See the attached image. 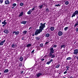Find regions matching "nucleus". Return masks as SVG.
<instances>
[{
  "instance_id": "nucleus-22",
  "label": "nucleus",
  "mask_w": 78,
  "mask_h": 78,
  "mask_svg": "<svg viewBox=\"0 0 78 78\" xmlns=\"http://www.w3.org/2000/svg\"><path fill=\"white\" fill-rule=\"evenodd\" d=\"M9 72V70L8 69H6L4 71V73H7V72Z\"/></svg>"
},
{
  "instance_id": "nucleus-37",
  "label": "nucleus",
  "mask_w": 78,
  "mask_h": 78,
  "mask_svg": "<svg viewBox=\"0 0 78 78\" xmlns=\"http://www.w3.org/2000/svg\"><path fill=\"white\" fill-rule=\"evenodd\" d=\"M22 40H26V39H25V37H23L21 38Z\"/></svg>"
},
{
  "instance_id": "nucleus-5",
  "label": "nucleus",
  "mask_w": 78,
  "mask_h": 78,
  "mask_svg": "<svg viewBox=\"0 0 78 78\" xmlns=\"http://www.w3.org/2000/svg\"><path fill=\"white\" fill-rule=\"evenodd\" d=\"M12 34L13 35H18V34H19V31H17V32L14 31L12 32Z\"/></svg>"
},
{
  "instance_id": "nucleus-53",
  "label": "nucleus",
  "mask_w": 78,
  "mask_h": 78,
  "mask_svg": "<svg viewBox=\"0 0 78 78\" xmlns=\"http://www.w3.org/2000/svg\"><path fill=\"white\" fill-rule=\"evenodd\" d=\"M32 36H34V34H33Z\"/></svg>"
},
{
  "instance_id": "nucleus-36",
  "label": "nucleus",
  "mask_w": 78,
  "mask_h": 78,
  "mask_svg": "<svg viewBox=\"0 0 78 78\" xmlns=\"http://www.w3.org/2000/svg\"><path fill=\"white\" fill-rule=\"evenodd\" d=\"M3 2V0H0V3L2 4Z\"/></svg>"
},
{
  "instance_id": "nucleus-43",
  "label": "nucleus",
  "mask_w": 78,
  "mask_h": 78,
  "mask_svg": "<svg viewBox=\"0 0 78 78\" xmlns=\"http://www.w3.org/2000/svg\"><path fill=\"white\" fill-rule=\"evenodd\" d=\"M45 5V3H43V4L41 5H42V6L43 7V6H44V5Z\"/></svg>"
},
{
  "instance_id": "nucleus-31",
  "label": "nucleus",
  "mask_w": 78,
  "mask_h": 78,
  "mask_svg": "<svg viewBox=\"0 0 78 78\" xmlns=\"http://www.w3.org/2000/svg\"><path fill=\"white\" fill-rule=\"evenodd\" d=\"M55 6H57V7L60 6H61V5H59V4H56Z\"/></svg>"
},
{
  "instance_id": "nucleus-32",
  "label": "nucleus",
  "mask_w": 78,
  "mask_h": 78,
  "mask_svg": "<svg viewBox=\"0 0 78 78\" xmlns=\"http://www.w3.org/2000/svg\"><path fill=\"white\" fill-rule=\"evenodd\" d=\"M59 66H60V65H58L55 66V68H59Z\"/></svg>"
},
{
  "instance_id": "nucleus-56",
  "label": "nucleus",
  "mask_w": 78,
  "mask_h": 78,
  "mask_svg": "<svg viewBox=\"0 0 78 78\" xmlns=\"http://www.w3.org/2000/svg\"><path fill=\"white\" fill-rule=\"evenodd\" d=\"M35 66H37V65L36 64H35L34 65Z\"/></svg>"
},
{
  "instance_id": "nucleus-44",
  "label": "nucleus",
  "mask_w": 78,
  "mask_h": 78,
  "mask_svg": "<svg viewBox=\"0 0 78 78\" xmlns=\"http://www.w3.org/2000/svg\"><path fill=\"white\" fill-rule=\"evenodd\" d=\"M55 48H56V47H57V45H55L53 46Z\"/></svg>"
},
{
  "instance_id": "nucleus-61",
  "label": "nucleus",
  "mask_w": 78,
  "mask_h": 78,
  "mask_svg": "<svg viewBox=\"0 0 78 78\" xmlns=\"http://www.w3.org/2000/svg\"><path fill=\"white\" fill-rule=\"evenodd\" d=\"M44 6H45V5H44Z\"/></svg>"
},
{
  "instance_id": "nucleus-28",
  "label": "nucleus",
  "mask_w": 78,
  "mask_h": 78,
  "mask_svg": "<svg viewBox=\"0 0 78 78\" xmlns=\"http://www.w3.org/2000/svg\"><path fill=\"white\" fill-rule=\"evenodd\" d=\"M66 59H67V60L72 59V58H71V57H69L67 58H66Z\"/></svg>"
},
{
  "instance_id": "nucleus-12",
  "label": "nucleus",
  "mask_w": 78,
  "mask_h": 78,
  "mask_svg": "<svg viewBox=\"0 0 78 78\" xmlns=\"http://www.w3.org/2000/svg\"><path fill=\"white\" fill-rule=\"evenodd\" d=\"M32 12V11L31 9H30L27 12V14H28L29 15H30V14H31V13Z\"/></svg>"
},
{
  "instance_id": "nucleus-48",
  "label": "nucleus",
  "mask_w": 78,
  "mask_h": 78,
  "mask_svg": "<svg viewBox=\"0 0 78 78\" xmlns=\"http://www.w3.org/2000/svg\"><path fill=\"white\" fill-rule=\"evenodd\" d=\"M21 73L23 74V71H21Z\"/></svg>"
},
{
  "instance_id": "nucleus-24",
  "label": "nucleus",
  "mask_w": 78,
  "mask_h": 78,
  "mask_svg": "<svg viewBox=\"0 0 78 78\" xmlns=\"http://www.w3.org/2000/svg\"><path fill=\"white\" fill-rule=\"evenodd\" d=\"M38 8H39V9H42V8H43V6L42 5H39L38 6Z\"/></svg>"
},
{
  "instance_id": "nucleus-45",
  "label": "nucleus",
  "mask_w": 78,
  "mask_h": 78,
  "mask_svg": "<svg viewBox=\"0 0 78 78\" xmlns=\"http://www.w3.org/2000/svg\"><path fill=\"white\" fill-rule=\"evenodd\" d=\"M67 73V72L66 71L65 72H64L63 73L64 74H66V73Z\"/></svg>"
},
{
  "instance_id": "nucleus-40",
  "label": "nucleus",
  "mask_w": 78,
  "mask_h": 78,
  "mask_svg": "<svg viewBox=\"0 0 78 78\" xmlns=\"http://www.w3.org/2000/svg\"><path fill=\"white\" fill-rule=\"evenodd\" d=\"M35 10V7H34L31 10V11H34Z\"/></svg>"
},
{
  "instance_id": "nucleus-57",
  "label": "nucleus",
  "mask_w": 78,
  "mask_h": 78,
  "mask_svg": "<svg viewBox=\"0 0 78 78\" xmlns=\"http://www.w3.org/2000/svg\"><path fill=\"white\" fill-rule=\"evenodd\" d=\"M76 59H78V57H76Z\"/></svg>"
},
{
  "instance_id": "nucleus-41",
  "label": "nucleus",
  "mask_w": 78,
  "mask_h": 78,
  "mask_svg": "<svg viewBox=\"0 0 78 78\" xmlns=\"http://www.w3.org/2000/svg\"><path fill=\"white\" fill-rule=\"evenodd\" d=\"M21 65H22L21 64V63H19V65L18 66L19 67H22V66Z\"/></svg>"
},
{
  "instance_id": "nucleus-64",
  "label": "nucleus",
  "mask_w": 78,
  "mask_h": 78,
  "mask_svg": "<svg viewBox=\"0 0 78 78\" xmlns=\"http://www.w3.org/2000/svg\"><path fill=\"white\" fill-rule=\"evenodd\" d=\"M0 39H1V37H0Z\"/></svg>"
},
{
  "instance_id": "nucleus-26",
  "label": "nucleus",
  "mask_w": 78,
  "mask_h": 78,
  "mask_svg": "<svg viewBox=\"0 0 78 78\" xmlns=\"http://www.w3.org/2000/svg\"><path fill=\"white\" fill-rule=\"evenodd\" d=\"M23 57H20V61H23Z\"/></svg>"
},
{
  "instance_id": "nucleus-6",
  "label": "nucleus",
  "mask_w": 78,
  "mask_h": 78,
  "mask_svg": "<svg viewBox=\"0 0 78 78\" xmlns=\"http://www.w3.org/2000/svg\"><path fill=\"white\" fill-rule=\"evenodd\" d=\"M74 51L73 52L74 54H75V55H77L78 53V49H76L74 50Z\"/></svg>"
},
{
  "instance_id": "nucleus-60",
  "label": "nucleus",
  "mask_w": 78,
  "mask_h": 78,
  "mask_svg": "<svg viewBox=\"0 0 78 78\" xmlns=\"http://www.w3.org/2000/svg\"><path fill=\"white\" fill-rule=\"evenodd\" d=\"M62 78H66V77H63Z\"/></svg>"
},
{
  "instance_id": "nucleus-49",
  "label": "nucleus",
  "mask_w": 78,
  "mask_h": 78,
  "mask_svg": "<svg viewBox=\"0 0 78 78\" xmlns=\"http://www.w3.org/2000/svg\"><path fill=\"white\" fill-rule=\"evenodd\" d=\"M31 27H30L29 29V30H30V29H31Z\"/></svg>"
},
{
  "instance_id": "nucleus-51",
  "label": "nucleus",
  "mask_w": 78,
  "mask_h": 78,
  "mask_svg": "<svg viewBox=\"0 0 78 78\" xmlns=\"http://www.w3.org/2000/svg\"><path fill=\"white\" fill-rule=\"evenodd\" d=\"M70 78H73V76H71V77H70Z\"/></svg>"
},
{
  "instance_id": "nucleus-58",
  "label": "nucleus",
  "mask_w": 78,
  "mask_h": 78,
  "mask_svg": "<svg viewBox=\"0 0 78 78\" xmlns=\"http://www.w3.org/2000/svg\"><path fill=\"white\" fill-rule=\"evenodd\" d=\"M2 75V73H0V75Z\"/></svg>"
},
{
  "instance_id": "nucleus-52",
  "label": "nucleus",
  "mask_w": 78,
  "mask_h": 78,
  "mask_svg": "<svg viewBox=\"0 0 78 78\" xmlns=\"http://www.w3.org/2000/svg\"><path fill=\"white\" fill-rule=\"evenodd\" d=\"M5 24H4V25H2V27H5Z\"/></svg>"
},
{
  "instance_id": "nucleus-13",
  "label": "nucleus",
  "mask_w": 78,
  "mask_h": 78,
  "mask_svg": "<svg viewBox=\"0 0 78 78\" xmlns=\"http://www.w3.org/2000/svg\"><path fill=\"white\" fill-rule=\"evenodd\" d=\"M6 20H5L3 22H2V24H3L5 25H6L7 24V23L5 22Z\"/></svg>"
},
{
  "instance_id": "nucleus-42",
  "label": "nucleus",
  "mask_w": 78,
  "mask_h": 78,
  "mask_svg": "<svg viewBox=\"0 0 78 78\" xmlns=\"http://www.w3.org/2000/svg\"><path fill=\"white\" fill-rule=\"evenodd\" d=\"M44 60H45L44 58H41V62H42V61H44Z\"/></svg>"
},
{
  "instance_id": "nucleus-23",
  "label": "nucleus",
  "mask_w": 78,
  "mask_h": 78,
  "mask_svg": "<svg viewBox=\"0 0 78 78\" xmlns=\"http://www.w3.org/2000/svg\"><path fill=\"white\" fill-rule=\"evenodd\" d=\"M36 40L37 41H39L40 40V37H37L36 38Z\"/></svg>"
},
{
  "instance_id": "nucleus-30",
  "label": "nucleus",
  "mask_w": 78,
  "mask_h": 78,
  "mask_svg": "<svg viewBox=\"0 0 78 78\" xmlns=\"http://www.w3.org/2000/svg\"><path fill=\"white\" fill-rule=\"evenodd\" d=\"M44 46V44H40V47H43V46Z\"/></svg>"
},
{
  "instance_id": "nucleus-17",
  "label": "nucleus",
  "mask_w": 78,
  "mask_h": 78,
  "mask_svg": "<svg viewBox=\"0 0 78 78\" xmlns=\"http://www.w3.org/2000/svg\"><path fill=\"white\" fill-rule=\"evenodd\" d=\"M26 23H27V21H23L21 23L25 25V24H26Z\"/></svg>"
},
{
  "instance_id": "nucleus-2",
  "label": "nucleus",
  "mask_w": 78,
  "mask_h": 78,
  "mask_svg": "<svg viewBox=\"0 0 78 78\" xmlns=\"http://www.w3.org/2000/svg\"><path fill=\"white\" fill-rule=\"evenodd\" d=\"M76 15H78V11L76 10L73 13V14L71 15V17L73 18V17H75Z\"/></svg>"
},
{
  "instance_id": "nucleus-8",
  "label": "nucleus",
  "mask_w": 78,
  "mask_h": 78,
  "mask_svg": "<svg viewBox=\"0 0 78 78\" xmlns=\"http://www.w3.org/2000/svg\"><path fill=\"white\" fill-rule=\"evenodd\" d=\"M23 15V12H21L20 14H19L18 16L20 17H22Z\"/></svg>"
},
{
  "instance_id": "nucleus-14",
  "label": "nucleus",
  "mask_w": 78,
  "mask_h": 78,
  "mask_svg": "<svg viewBox=\"0 0 78 78\" xmlns=\"http://www.w3.org/2000/svg\"><path fill=\"white\" fill-rule=\"evenodd\" d=\"M76 22V23H75V24L74 26V28H76V27H77V26H78V22L77 21Z\"/></svg>"
},
{
  "instance_id": "nucleus-63",
  "label": "nucleus",
  "mask_w": 78,
  "mask_h": 78,
  "mask_svg": "<svg viewBox=\"0 0 78 78\" xmlns=\"http://www.w3.org/2000/svg\"><path fill=\"white\" fill-rule=\"evenodd\" d=\"M44 6H45V5H44Z\"/></svg>"
},
{
  "instance_id": "nucleus-18",
  "label": "nucleus",
  "mask_w": 78,
  "mask_h": 78,
  "mask_svg": "<svg viewBox=\"0 0 78 78\" xmlns=\"http://www.w3.org/2000/svg\"><path fill=\"white\" fill-rule=\"evenodd\" d=\"M17 47V46H16V44H12V47L13 48H15V47Z\"/></svg>"
},
{
  "instance_id": "nucleus-33",
  "label": "nucleus",
  "mask_w": 78,
  "mask_h": 78,
  "mask_svg": "<svg viewBox=\"0 0 78 78\" xmlns=\"http://www.w3.org/2000/svg\"><path fill=\"white\" fill-rule=\"evenodd\" d=\"M17 5V4L16 3H13L12 5V6L14 7L16 6Z\"/></svg>"
},
{
  "instance_id": "nucleus-15",
  "label": "nucleus",
  "mask_w": 78,
  "mask_h": 78,
  "mask_svg": "<svg viewBox=\"0 0 78 78\" xmlns=\"http://www.w3.org/2000/svg\"><path fill=\"white\" fill-rule=\"evenodd\" d=\"M32 45V44H29L27 45L26 47H27V48H29V47H30Z\"/></svg>"
},
{
  "instance_id": "nucleus-4",
  "label": "nucleus",
  "mask_w": 78,
  "mask_h": 78,
  "mask_svg": "<svg viewBox=\"0 0 78 78\" xmlns=\"http://www.w3.org/2000/svg\"><path fill=\"white\" fill-rule=\"evenodd\" d=\"M49 56L51 58H54L55 57V54L54 53L49 54Z\"/></svg>"
},
{
  "instance_id": "nucleus-25",
  "label": "nucleus",
  "mask_w": 78,
  "mask_h": 78,
  "mask_svg": "<svg viewBox=\"0 0 78 78\" xmlns=\"http://www.w3.org/2000/svg\"><path fill=\"white\" fill-rule=\"evenodd\" d=\"M27 31L25 30L23 32V33L25 35L27 34Z\"/></svg>"
},
{
  "instance_id": "nucleus-16",
  "label": "nucleus",
  "mask_w": 78,
  "mask_h": 78,
  "mask_svg": "<svg viewBox=\"0 0 78 78\" xmlns=\"http://www.w3.org/2000/svg\"><path fill=\"white\" fill-rule=\"evenodd\" d=\"M9 3V1H8V0H6L5 1V4H6V5H8Z\"/></svg>"
},
{
  "instance_id": "nucleus-62",
  "label": "nucleus",
  "mask_w": 78,
  "mask_h": 78,
  "mask_svg": "<svg viewBox=\"0 0 78 78\" xmlns=\"http://www.w3.org/2000/svg\"><path fill=\"white\" fill-rule=\"evenodd\" d=\"M44 6H45V5H44Z\"/></svg>"
},
{
  "instance_id": "nucleus-38",
  "label": "nucleus",
  "mask_w": 78,
  "mask_h": 78,
  "mask_svg": "<svg viewBox=\"0 0 78 78\" xmlns=\"http://www.w3.org/2000/svg\"><path fill=\"white\" fill-rule=\"evenodd\" d=\"M34 49L32 51H31V53L32 54H34Z\"/></svg>"
},
{
  "instance_id": "nucleus-21",
  "label": "nucleus",
  "mask_w": 78,
  "mask_h": 78,
  "mask_svg": "<svg viewBox=\"0 0 78 78\" xmlns=\"http://www.w3.org/2000/svg\"><path fill=\"white\" fill-rule=\"evenodd\" d=\"M50 36V34H47L45 35V37H48Z\"/></svg>"
},
{
  "instance_id": "nucleus-3",
  "label": "nucleus",
  "mask_w": 78,
  "mask_h": 78,
  "mask_svg": "<svg viewBox=\"0 0 78 78\" xmlns=\"http://www.w3.org/2000/svg\"><path fill=\"white\" fill-rule=\"evenodd\" d=\"M49 54L54 53H55V50L53 47L49 49Z\"/></svg>"
},
{
  "instance_id": "nucleus-27",
  "label": "nucleus",
  "mask_w": 78,
  "mask_h": 78,
  "mask_svg": "<svg viewBox=\"0 0 78 78\" xmlns=\"http://www.w3.org/2000/svg\"><path fill=\"white\" fill-rule=\"evenodd\" d=\"M68 27H66L65 28H64V30L66 31H67V30H68Z\"/></svg>"
},
{
  "instance_id": "nucleus-9",
  "label": "nucleus",
  "mask_w": 78,
  "mask_h": 78,
  "mask_svg": "<svg viewBox=\"0 0 78 78\" xmlns=\"http://www.w3.org/2000/svg\"><path fill=\"white\" fill-rule=\"evenodd\" d=\"M6 41V40H4L3 41H1V43H0V45H3V44H4V42H5Z\"/></svg>"
},
{
  "instance_id": "nucleus-10",
  "label": "nucleus",
  "mask_w": 78,
  "mask_h": 78,
  "mask_svg": "<svg viewBox=\"0 0 78 78\" xmlns=\"http://www.w3.org/2000/svg\"><path fill=\"white\" fill-rule=\"evenodd\" d=\"M62 35V31H59L58 32V35L59 36H61Z\"/></svg>"
},
{
  "instance_id": "nucleus-29",
  "label": "nucleus",
  "mask_w": 78,
  "mask_h": 78,
  "mask_svg": "<svg viewBox=\"0 0 78 78\" xmlns=\"http://www.w3.org/2000/svg\"><path fill=\"white\" fill-rule=\"evenodd\" d=\"M23 5H24V4L23 3H20V5L21 6H23Z\"/></svg>"
},
{
  "instance_id": "nucleus-7",
  "label": "nucleus",
  "mask_w": 78,
  "mask_h": 78,
  "mask_svg": "<svg viewBox=\"0 0 78 78\" xmlns=\"http://www.w3.org/2000/svg\"><path fill=\"white\" fill-rule=\"evenodd\" d=\"M53 59H51L50 60V61L46 63V64H48V65H49V64H50V63H51V62H53Z\"/></svg>"
},
{
  "instance_id": "nucleus-47",
  "label": "nucleus",
  "mask_w": 78,
  "mask_h": 78,
  "mask_svg": "<svg viewBox=\"0 0 78 78\" xmlns=\"http://www.w3.org/2000/svg\"><path fill=\"white\" fill-rule=\"evenodd\" d=\"M76 32H78V28H76Z\"/></svg>"
},
{
  "instance_id": "nucleus-46",
  "label": "nucleus",
  "mask_w": 78,
  "mask_h": 78,
  "mask_svg": "<svg viewBox=\"0 0 78 78\" xmlns=\"http://www.w3.org/2000/svg\"><path fill=\"white\" fill-rule=\"evenodd\" d=\"M66 69H69L70 67L69 66H67L66 67Z\"/></svg>"
},
{
  "instance_id": "nucleus-1",
  "label": "nucleus",
  "mask_w": 78,
  "mask_h": 78,
  "mask_svg": "<svg viewBox=\"0 0 78 78\" xmlns=\"http://www.w3.org/2000/svg\"><path fill=\"white\" fill-rule=\"evenodd\" d=\"M45 24H46L45 23H40V26L39 27V29H37L35 33V36L40 34L42 31V30H44V28H45Z\"/></svg>"
},
{
  "instance_id": "nucleus-11",
  "label": "nucleus",
  "mask_w": 78,
  "mask_h": 78,
  "mask_svg": "<svg viewBox=\"0 0 78 78\" xmlns=\"http://www.w3.org/2000/svg\"><path fill=\"white\" fill-rule=\"evenodd\" d=\"M4 32L5 33V34H8V33H9V31L8 30L6 29L4 31Z\"/></svg>"
},
{
  "instance_id": "nucleus-39",
  "label": "nucleus",
  "mask_w": 78,
  "mask_h": 78,
  "mask_svg": "<svg viewBox=\"0 0 78 78\" xmlns=\"http://www.w3.org/2000/svg\"><path fill=\"white\" fill-rule=\"evenodd\" d=\"M49 42H47L45 43V45H48V43Z\"/></svg>"
},
{
  "instance_id": "nucleus-59",
  "label": "nucleus",
  "mask_w": 78,
  "mask_h": 78,
  "mask_svg": "<svg viewBox=\"0 0 78 78\" xmlns=\"http://www.w3.org/2000/svg\"><path fill=\"white\" fill-rule=\"evenodd\" d=\"M12 8H14V7H12Z\"/></svg>"
},
{
  "instance_id": "nucleus-35",
  "label": "nucleus",
  "mask_w": 78,
  "mask_h": 78,
  "mask_svg": "<svg viewBox=\"0 0 78 78\" xmlns=\"http://www.w3.org/2000/svg\"><path fill=\"white\" fill-rule=\"evenodd\" d=\"M65 4L67 5L69 4V2L68 1H66L65 2Z\"/></svg>"
},
{
  "instance_id": "nucleus-20",
  "label": "nucleus",
  "mask_w": 78,
  "mask_h": 78,
  "mask_svg": "<svg viewBox=\"0 0 78 78\" xmlns=\"http://www.w3.org/2000/svg\"><path fill=\"white\" fill-rule=\"evenodd\" d=\"M50 29L51 30V31H53L55 30V28L54 27H51L50 28Z\"/></svg>"
},
{
  "instance_id": "nucleus-50",
  "label": "nucleus",
  "mask_w": 78,
  "mask_h": 78,
  "mask_svg": "<svg viewBox=\"0 0 78 78\" xmlns=\"http://www.w3.org/2000/svg\"><path fill=\"white\" fill-rule=\"evenodd\" d=\"M67 69H66V71H67V70H69V68Z\"/></svg>"
},
{
  "instance_id": "nucleus-54",
  "label": "nucleus",
  "mask_w": 78,
  "mask_h": 78,
  "mask_svg": "<svg viewBox=\"0 0 78 78\" xmlns=\"http://www.w3.org/2000/svg\"><path fill=\"white\" fill-rule=\"evenodd\" d=\"M21 67L22 66V65H23V64L22 63H21Z\"/></svg>"
},
{
  "instance_id": "nucleus-34",
  "label": "nucleus",
  "mask_w": 78,
  "mask_h": 78,
  "mask_svg": "<svg viewBox=\"0 0 78 78\" xmlns=\"http://www.w3.org/2000/svg\"><path fill=\"white\" fill-rule=\"evenodd\" d=\"M46 12H49V10L48 8L46 9Z\"/></svg>"
},
{
  "instance_id": "nucleus-55",
  "label": "nucleus",
  "mask_w": 78,
  "mask_h": 78,
  "mask_svg": "<svg viewBox=\"0 0 78 78\" xmlns=\"http://www.w3.org/2000/svg\"><path fill=\"white\" fill-rule=\"evenodd\" d=\"M1 22H2V20H0V23H1Z\"/></svg>"
},
{
  "instance_id": "nucleus-19",
  "label": "nucleus",
  "mask_w": 78,
  "mask_h": 78,
  "mask_svg": "<svg viewBox=\"0 0 78 78\" xmlns=\"http://www.w3.org/2000/svg\"><path fill=\"white\" fill-rule=\"evenodd\" d=\"M66 47L65 45H62L61 46V47L60 48V49H62V48H65Z\"/></svg>"
}]
</instances>
